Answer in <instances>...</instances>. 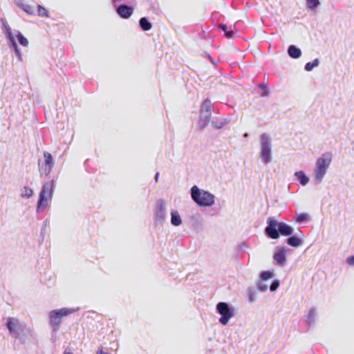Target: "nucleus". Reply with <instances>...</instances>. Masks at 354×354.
<instances>
[{
  "label": "nucleus",
  "instance_id": "nucleus-1",
  "mask_svg": "<svg viewBox=\"0 0 354 354\" xmlns=\"http://www.w3.org/2000/svg\"><path fill=\"white\" fill-rule=\"evenodd\" d=\"M78 309V308L77 309L62 308L50 311L48 313L49 324L53 328V333L55 335L59 330L64 316H68Z\"/></svg>",
  "mask_w": 354,
  "mask_h": 354
},
{
  "label": "nucleus",
  "instance_id": "nucleus-2",
  "mask_svg": "<svg viewBox=\"0 0 354 354\" xmlns=\"http://www.w3.org/2000/svg\"><path fill=\"white\" fill-rule=\"evenodd\" d=\"M332 158V153L330 152H326L317 160L314 173L315 179L318 182H321L325 176L326 171L331 163Z\"/></svg>",
  "mask_w": 354,
  "mask_h": 354
},
{
  "label": "nucleus",
  "instance_id": "nucleus-3",
  "mask_svg": "<svg viewBox=\"0 0 354 354\" xmlns=\"http://www.w3.org/2000/svg\"><path fill=\"white\" fill-rule=\"evenodd\" d=\"M3 28L5 30V34L8 39V47L15 52V54L19 62L23 61L22 53L21 50L18 47L15 36L12 32L10 27L6 24L3 23Z\"/></svg>",
  "mask_w": 354,
  "mask_h": 354
},
{
  "label": "nucleus",
  "instance_id": "nucleus-4",
  "mask_svg": "<svg viewBox=\"0 0 354 354\" xmlns=\"http://www.w3.org/2000/svg\"><path fill=\"white\" fill-rule=\"evenodd\" d=\"M6 326L9 330L10 335L15 338H18L23 331L22 324L18 319L12 317H9L7 319Z\"/></svg>",
  "mask_w": 354,
  "mask_h": 354
},
{
  "label": "nucleus",
  "instance_id": "nucleus-5",
  "mask_svg": "<svg viewBox=\"0 0 354 354\" xmlns=\"http://www.w3.org/2000/svg\"><path fill=\"white\" fill-rule=\"evenodd\" d=\"M218 313L221 315L219 319V322L223 325H226L230 318L233 317V313L230 309L227 304L225 302H220L216 306Z\"/></svg>",
  "mask_w": 354,
  "mask_h": 354
},
{
  "label": "nucleus",
  "instance_id": "nucleus-6",
  "mask_svg": "<svg viewBox=\"0 0 354 354\" xmlns=\"http://www.w3.org/2000/svg\"><path fill=\"white\" fill-rule=\"evenodd\" d=\"M261 156L265 163H268L272 159L271 148L268 136L266 133L261 136Z\"/></svg>",
  "mask_w": 354,
  "mask_h": 354
},
{
  "label": "nucleus",
  "instance_id": "nucleus-7",
  "mask_svg": "<svg viewBox=\"0 0 354 354\" xmlns=\"http://www.w3.org/2000/svg\"><path fill=\"white\" fill-rule=\"evenodd\" d=\"M44 164L41 165L39 161L38 163L39 167V172L41 175L48 176L51 172V170L54 165V161L52 155L47 151L44 152Z\"/></svg>",
  "mask_w": 354,
  "mask_h": 354
},
{
  "label": "nucleus",
  "instance_id": "nucleus-8",
  "mask_svg": "<svg viewBox=\"0 0 354 354\" xmlns=\"http://www.w3.org/2000/svg\"><path fill=\"white\" fill-rule=\"evenodd\" d=\"M268 226L266 227V234L271 239H277L279 236V223L272 217H269L267 220Z\"/></svg>",
  "mask_w": 354,
  "mask_h": 354
},
{
  "label": "nucleus",
  "instance_id": "nucleus-9",
  "mask_svg": "<svg viewBox=\"0 0 354 354\" xmlns=\"http://www.w3.org/2000/svg\"><path fill=\"white\" fill-rule=\"evenodd\" d=\"M55 184L54 180L48 181L43 185L41 190L39 193L38 199H48L53 196Z\"/></svg>",
  "mask_w": 354,
  "mask_h": 354
},
{
  "label": "nucleus",
  "instance_id": "nucleus-10",
  "mask_svg": "<svg viewBox=\"0 0 354 354\" xmlns=\"http://www.w3.org/2000/svg\"><path fill=\"white\" fill-rule=\"evenodd\" d=\"M192 199H213L214 196L208 192L198 189L197 186H193L191 189Z\"/></svg>",
  "mask_w": 354,
  "mask_h": 354
},
{
  "label": "nucleus",
  "instance_id": "nucleus-11",
  "mask_svg": "<svg viewBox=\"0 0 354 354\" xmlns=\"http://www.w3.org/2000/svg\"><path fill=\"white\" fill-rule=\"evenodd\" d=\"M118 14L122 18L127 19L133 13V8L126 5H121L117 8Z\"/></svg>",
  "mask_w": 354,
  "mask_h": 354
},
{
  "label": "nucleus",
  "instance_id": "nucleus-12",
  "mask_svg": "<svg viewBox=\"0 0 354 354\" xmlns=\"http://www.w3.org/2000/svg\"><path fill=\"white\" fill-rule=\"evenodd\" d=\"M278 230L279 234L281 233V234L283 236H289L291 235L293 232L292 227L283 223H279Z\"/></svg>",
  "mask_w": 354,
  "mask_h": 354
},
{
  "label": "nucleus",
  "instance_id": "nucleus-13",
  "mask_svg": "<svg viewBox=\"0 0 354 354\" xmlns=\"http://www.w3.org/2000/svg\"><path fill=\"white\" fill-rule=\"evenodd\" d=\"M16 4L19 8L23 10L27 14L30 15L34 14L33 8L28 3H25L23 1H18L16 2Z\"/></svg>",
  "mask_w": 354,
  "mask_h": 354
},
{
  "label": "nucleus",
  "instance_id": "nucleus-14",
  "mask_svg": "<svg viewBox=\"0 0 354 354\" xmlns=\"http://www.w3.org/2000/svg\"><path fill=\"white\" fill-rule=\"evenodd\" d=\"M288 53L290 57L294 59H297L301 55V50L294 45L289 46Z\"/></svg>",
  "mask_w": 354,
  "mask_h": 354
},
{
  "label": "nucleus",
  "instance_id": "nucleus-15",
  "mask_svg": "<svg viewBox=\"0 0 354 354\" xmlns=\"http://www.w3.org/2000/svg\"><path fill=\"white\" fill-rule=\"evenodd\" d=\"M274 259L277 261L278 264L284 265L286 261L285 251L283 250L278 251L274 255Z\"/></svg>",
  "mask_w": 354,
  "mask_h": 354
},
{
  "label": "nucleus",
  "instance_id": "nucleus-16",
  "mask_svg": "<svg viewBox=\"0 0 354 354\" xmlns=\"http://www.w3.org/2000/svg\"><path fill=\"white\" fill-rule=\"evenodd\" d=\"M15 37H17L19 43L24 47H26L28 46V40L26 37H25L22 33L19 30H15Z\"/></svg>",
  "mask_w": 354,
  "mask_h": 354
},
{
  "label": "nucleus",
  "instance_id": "nucleus-17",
  "mask_svg": "<svg viewBox=\"0 0 354 354\" xmlns=\"http://www.w3.org/2000/svg\"><path fill=\"white\" fill-rule=\"evenodd\" d=\"M295 176L297 177V179L299 181L301 185L304 186L306 185L309 181V178L302 171L295 172Z\"/></svg>",
  "mask_w": 354,
  "mask_h": 354
},
{
  "label": "nucleus",
  "instance_id": "nucleus-18",
  "mask_svg": "<svg viewBox=\"0 0 354 354\" xmlns=\"http://www.w3.org/2000/svg\"><path fill=\"white\" fill-rule=\"evenodd\" d=\"M171 223L175 226L180 225L182 223V221H181L179 214L176 211H172L171 213Z\"/></svg>",
  "mask_w": 354,
  "mask_h": 354
},
{
  "label": "nucleus",
  "instance_id": "nucleus-19",
  "mask_svg": "<svg viewBox=\"0 0 354 354\" xmlns=\"http://www.w3.org/2000/svg\"><path fill=\"white\" fill-rule=\"evenodd\" d=\"M37 212H43L50 205V201H37Z\"/></svg>",
  "mask_w": 354,
  "mask_h": 354
},
{
  "label": "nucleus",
  "instance_id": "nucleus-20",
  "mask_svg": "<svg viewBox=\"0 0 354 354\" xmlns=\"http://www.w3.org/2000/svg\"><path fill=\"white\" fill-rule=\"evenodd\" d=\"M140 26L145 31L149 30L152 27L151 24L145 17H142L140 19Z\"/></svg>",
  "mask_w": 354,
  "mask_h": 354
},
{
  "label": "nucleus",
  "instance_id": "nucleus-21",
  "mask_svg": "<svg viewBox=\"0 0 354 354\" xmlns=\"http://www.w3.org/2000/svg\"><path fill=\"white\" fill-rule=\"evenodd\" d=\"M287 243L288 245L292 247H298L301 245L302 243L301 241L296 236H291L288 238L287 240Z\"/></svg>",
  "mask_w": 354,
  "mask_h": 354
},
{
  "label": "nucleus",
  "instance_id": "nucleus-22",
  "mask_svg": "<svg viewBox=\"0 0 354 354\" xmlns=\"http://www.w3.org/2000/svg\"><path fill=\"white\" fill-rule=\"evenodd\" d=\"M32 190L26 186L24 187L21 189V196L23 198H30V196H32Z\"/></svg>",
  "mask_w": 354,
  "mask_h": 354
},
{
  "label": "nucleus",
  "instance_id": "nucleus-23",
  "mask_svg": "<svg viewBox=\"0 0 354 354\" xmlns=\"http://www.w3.org/2000/svg\"><path fill=\"white\" fill-rule=\"evenodd\" d=\"M37 15L42 17H48V11L42 6L37 5Z\"/></svg>",
  "mask_w": 354,
  "mask_h": 354
},
{
  "label": "nucleus",
  "instance_id": "nucleus-24",
  "mask_svg": "<svg viewBox=\"0 0 354 354\" xmlns=\"http://www.w3.org/2000/svg\"><path fill=\"white\" fill-rule=\"evenodd\" d=\"M219 28L225 32V36L227 38H232L234 35V32L232 30H227V27L225 24H220Z\"/></svg>",
  "mask_w": 354,
  "mask_h": 354
},
{
  "label": "nucleus",
  "instance_id": "nucleus-25",
  "mask_svg": "<svg viewBox=\"0 0 354 354\" xmlns=\"http://www.w3.org/2000/svg\"><path fill=\"white\" fill-rule=\"evenodd\" d=\"M319 64V60L315 59L312 62H308L305 66V69L307 71H310L313 69V68L317 66Z\"/></svg>",
  "mask_w": 354,
  "mask_h": 354
},
{
  "label": "nucleus",
  "instance_id": "nucleus-26",
  "mask_svg": "<svg viewBox=\"0 0 354 354\" xmlns=\"http://www.w3.org/2000/svg\"><path fill=\"white\" fill-rule=\"evenodd\" d=\"M273 277V273L270 271H263L261 273V281H266L271 279Z\"/></svg>",
  "mask_w": 354,
  "mask_h": 354
},
{
  "label": "nucleus",
  "instance_id": "nucleus-27",
  "mask_svg": "<svg viewBox=\"0 0 354 354\" xmlns=\"http://www.w3.org/2000/svg\"><path fill=\"white\" fill-rule=\"evenodd\" d=\"M195 202L200 207H207L211 206L214 203V201H195Z\"/></svg>",
  "mask_w": 354,
  "mask_h": 354
},
{
  "label": "nucleus",
  "instance_id": "nucleus-28",
  "mask_svg": "<svg viewBox=\"0 0 354 354\" xmlns=\"http://www.w3.org/2000/svg\"><path fill=\"white\" fill-rule=\"evenodd\" d=\"M259 88L261 91V95L263 97L268 96L269 95V91L267 84H260Z\"/></svg>",
  "mask_w": 354,
  "mask_h": 354
},
{
  "label": "nucleus",
  "instance_id": "nucleus-29",
  "mask_svg": "<svg viewBox=\"0 0 354 354\" xmlns=\"http://www.w3.org/2000/svg\"><path fill=\"white\" fill-rule=\"evenodd\" d=\"M308 7L310 9L315 8L319 4V0H306Z\"/></svg>",
  "mask_w": 354,
  "mask_h": 354
},
{
  "label": "nucleus",
  "instance_id": "nucleus-30",
  "mask_svg": "<svg viewBox=\"0 0 354 354\" xmlns=\"http://www.w3.org/2000/svg\"><path fill=\"white\" fill-rule=\"evenodd\" d=\"M48 219H46L44 222H43V225H42V227H41V234H40V236L42 239V241L44 240V233H45V230H46V228L48 226Z\"/></svg>",
  "mask_w": 354,
  "mask_h": 354
},
{
  "label": "nucleus",
  "instance_id": "nucleus-31",
  "mask_svg": "<svg viewBox=\"0 0 354 354\" xmlns=\"http://www.w3.org/2000/svg\"><path fill=\"white\" fill-rule=\"evenodd\" d=\"M211 105V102L209 100H205L203 101L202 104V109H205V111H208Z\"/></svg>",
  "mask_w": 354,
  "mask_h": 354
},
{
  "label": "nucleus",
  "instance_id": "nucleus-32",
  "mask_svg": "<svg viewBox=\"0 0 354 354\" xmlns=\"http://www.w3.org/2000/svg\"><path fill=\"white\" fill-rule=\"evenodd\" d=\"M264 281L260 280L258 284V288L261 291H266L268 289V286L263 283Z\"/></svg>",
  "mask_w": 354,
  "mask_h": 354
},
{
  "label": "nucleus",
  "instance_id": "nucleus-33",
  "mask_svg": "<svg viewBox=\"0 0 354 354\" xmlns=\"http://www.w3.org/2000/svg\"><path fill=\"white\" fill-rule=\"evenodd\" d=\"M308 215L306 214H300L297 216L296 221L299 223H301L305 221L307 218Z\"/></svg>",
  "mask_w": 354,
  "mask_h": 354
},
{
  "label": "nucleus",
  "instance_id": "nucleus-34",
  "mask_svg": "<svg viewBox=\"0 0 354 354\" xmlns=\"http://www.w3.org/2000/svg\"><path fill=\"white\" fill-rule=\"evenodd\" d=\"M279 286V281H274L270 285V289L271 291H274V290H276L278 288Z\"/></svg>",
  "mask_w": 354,
  "mask_h": 354
},
{
  "label": "nucleus",
  "instance_id": "nucleus-35",
  "mask_svg": "<svg viewBox=\"0 0 354 354\" xmlns=\"http://www.w3.org/2000/svg\"><path fill=\"white\" fill-rule=\"evenodd\" d=\"M346 263L351 266H354V255L348 257L346 259Z\"/></svg>",
  "mask_w": 354,
  "mask_h": 354
},
{
  "label": "nucleus",
  "instance_id": "nucleus-36",
  "mask_svg": "<svg viewBox=\"0 0 354 354\" xmlns=\"http://www.w3.org/2000/svg\"><path fill=\"white\" fill-rule=\"evenodd\" d=\"M96 354H109V353L107 352H104L102 347H100V348H98V349L96 352Z\"/></svg>",
  "mask_w": 354,
  "mask_h": 354
},
{
  "label": "nucleus",
  "instance_id": "nucleus-37",
  "mask_svg": "<svg viewBox=\"0 0 354 354\" xmlns=\"http://www.w3.org/2000/svg\"><path fill=\"white\" fill-rule=\"evenodd\" d=\"M158 177H159V173H156V176H155V180H156V182L158 180Z\"/></svg>",
  "mask_w": 354,
  "mask_h": 354
},
{
  "label": "nucleus",
  "instance_id": "nucleus-38",
  "mask_svg": "<svg viewBox=\"0 0 354 354\" xmlns=\"http://www.w3.org/2000/svg\"><path fill=\"white\" fill-rule=\"evenodd\" d=\"M63 354H73V353L70 351H68L67 350H65Z\"/></svg>",
  "mask_w": 354,
  "mask_h": 354
}]
</instances>
